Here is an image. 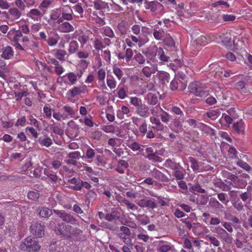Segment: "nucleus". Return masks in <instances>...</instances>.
Returning a JSON list of instances; mask_svg holds the SVG:
<instances>
[{"instance_id": "obj_1", "label": "nucleus", "mask_w": 252, "mask_h": 252, "mask_svg": "<svg viewBox=\"0 0 252 252\" xmlns=\"http://www.w3.org/2000/svg\"><path fill=\"white\" fill-rule=\"evenodd\" d=\"M189 92L197 96L206 97L209 94V91L205 85L199 82H192L189 86Z\"/></svg>"}, {"instance_id": "obj_2", "label": "nucleus", "mask_w": 252, "mask_h": 252, "mask_svg": "<svg viewBox=\"0 0 252 252\" xmlns=\"http://www.w3.org/2000/svg\"><path fill=\"white\" fill-rule=\"evenodd\" d=\"M30 33V29L26 24L21 25L18 30L15 29L10 30L7 33V37L11 41H17L21 40L23 33L27 34Z\"/></svg>"}, {"instance_id": "obj_3", "label": "nucleus", "mask_w": 252, "mask_h": 252, "mask_svg": "<svg viewBox=\"0 0 252 252\" xmlns=\"http://www.w3.org/2000/svg\"><path fill=\"white\" fill-rule=\"evenodd\" d=\"M21 250L29 252H38L41 246L37 241L31 236L27 237L20 246Z\"/></svg>"}, {"instance_id": "obj_4", "label": "nucleus", "mask_w": 252, "mask_h": 252, "mask_svg": "<svg viewBox=\"0 0 252 252\" xmlns=\"http://www.w3.org/2000/svg\"><path fill=\"white\" fill-rule=\"evenodd\" d=\"M220 37L223 44L226 47H231L234 41L233 39L234 35L231 33L229 30H225L220 35Z\"/></svg>"}, {"instance_id": "obj_5", "label": "nucleus", "mask_w": 252, "mask_h": 252, "mask_svg": "<svg viewBox=\"0 0 252 252\" xmlns=\"http://www.w3.org/2000/svg\"><path fill=\"white\" fill-rule=\"evenodd\" d=\"M87 92V86L85 85L73 87L68 91L66 95L69 98L77 97L80 94H84Z\"/></svg>"}, {"instance_id": "obj_6", "label": "nucleus", "mask_w": 252, "mask_h": 252, "mask_svg": "<svg viewBox=\"0 0 252 252\" xmlns=\"http://www.w3.org/2000/svg\"><path fill=\"white\" fill-rule=\"evenodd\" d=\"M44 225L38 223V221L34 222L30 227L31 233L36 237L40 238L44 235Z\"/></svg>"}, {"instance_id": "obj_7", "label": "nucleus", "mask_w": 252, "mask_h": 252, "mask_svg": "<svg viewBox=\"0 0 252 252\" xmlns=\"http://www.w3.org/2000/svg\"><path fill=\"white\" fill-rule=\"evenodd\" d=\"M69 221L61 222L55 228V231L58 235H67V233L71 232L72 227L69 225Z\"/></svg>"}, {"instance_id": "obj_8", "label": "nucleus", "mask_w": 252, "mask_h": 252, "mask_svg": "<svg viewBox=\"0 0 252 252\" xmlns=\"http://www.w3.org/2000/svg\"><path fill=\"white\" fill-rule=\"evenodd\" d=\"M91 34L92 33L90 32H84L82 30L76 31L74 33L75 37L80 43L81 47H83L89 41Z\"/></svg>"}, {"instance_id": "obj_9", "label": "nucleus", "mask_w": 252, "mask_h": 252, "mask_svg": "<svg viewBox=\"0 0 252 252\" xmlns=\"http://www.w3.org/2000/svg\"><path fill=\"white\" fill-rule=\"evenodd\" d=\"M67 237L74 241H84L86 237L82 230L77 228H72L71 232Z\"/></svg>"}, {"instance_id": "obj_10", "label": "nucleus", "mask_w": 252, "mask_h": 252, "mask_svg": "<svg viewBox=\"0 0 252 252\" xmlns=\"http://www.w3.org/2000/svg\"><path fill=\"white\" fill-rule=\"evenodd\" d=\"M144 4L146 9L150 10L153 12H155L158 10H162L163 9L162 4L157 0L149 1L145 0Z\"/></svg>"}, {"instance_id": "obj_11", "label": "nucleus", "mask_w": 252, "mask_h": 252, "mask_svg": "<svg viewBox=\"0 0 252 252\" xmlns=\"http://www.w3.org/2000/svg\"><path fill=\"white\" fill-rule=\"evenodd\" d=\"M137 204L140 207L154 209L157 207L155 199L153 198L142 199L138 201Z\"/></svg>"}, {"instance_id": "obj_12", "label": "nucleus", "mask_w": 252, "mask_h": 252, "mask_svg": "<svg viewBox=\"0 0 252 252\" xmlns=\"http://www.w3.org/2000/svg\"><path fill=\"white\" fill-rule=\"evenodd\" d=\"M147 63L149 65L144 66L142 69V72L145 76L149 78L152 74L155 73L158 71V64L156 63L152 64L149 60L147 61Z\"/></svg>"}, {"instance_id": "obj_13", "label": "nucleus", "mask_w": 252, "mask_h": 252, "mask_svg": "<svg viewBox=\"0 0 252 252\" xmlns=\"http://www.w3.org/2000/svg\"><path fill=\"white\" fill-rule=\"evenodd\" d=\"M159 47L155 45H150L143 53L150 60L155 59L157 56Z\"/></svg>"}, {"instance_id": "obj_14", "label": "nucleus", "mask_w": 252, "mask_h": 252, "mask_svg": "<svg viewBox=\"0 0 252 252\" xmlns=\"http://www.w3.org/2000/svg\"><path fill=\"white\" fill-rule=\"evenodd\" d=\"M14 55V52L12 47L7 45L3 47L1 49V54L0 57L5 60L12 59Z\"/></svg>"}, {"instance_id": "obj_15", "label": "nucleus", "mask_w": 252, "mask_h": 252, "mask_svg": "<svg viewBox=\"0 0 252 252\" xmlns=\"http://www.w3.org/2000/svg\"><path fill=\"white\" fill-rule=\"evenodd\" d=\"M230 7L229 4L225 0H220L213 3L212 7L216 8L219 12L226 11Z\"/></svg>"}, {"instance_id": "obj_16", "label": "nucleus", "mask_w": 252, "mask_h": 252, "mask_svg": "<svg viewBox=\"0 0 252 252\" xmlns=\"http://www.w3.org/2000/svg\"><path fill=\"white\" fill-rule=\"evenodd\" d=\"M62 78H63V83L69 86L74 85L77 81V79H76V76L75 75V73L73 72L66 73Z\"/></svg>"}, {"instance_id": "obj_17", "label": "nucleus", "mask_w": 252, "mask_h": 252, "mask_svg": "<svg viewBox=\"0 0 252 252\" xmlns=\"http://www.w3.org/2000/svg\"><path fill=\"white\" fill-rule=\"evenodd\" d=\"M58 31L62 33H69L73 32L75 28L73 25H72L68 21L63 22L61 23L58 28Z\"/></svg>"}, {"instance_id": "obj_18", "label": "nucleus", "mask_w": 252, "mask_h": 252, "mask_svg": "<svg viewBox=\"0 0 252 252\" xmlns=\"http://www.w3.org/2000/svg\"><path fill=\"white\" fill-rule=\"evenodd\" d=\"M21 38L26 49L33 50L38 47V43L36 41L30 40L29 37L27 35H23Z\"/></svg>"}, {"instance_id": "obj_19", "label": "nucleus", "mask_w": 252, "mask_h": 252, "mask_svg": "<svg viewBox=\"0 0 252 252\" xmlns=\"http://www.w3.org/2000/svg\"><path fill=\"white\" fill-rule=\"evenodd\" d=\"M43 14L44 13H42L39 9L34 8L30 10L27 13V16L34 21H38Z\"/></svg>"}, {"instance_id": "obj_20", "label": "nucleus", "mask_w": 252, "mask_h": 252, "mask_svg": "<svg viewBox=\"0 0 252 252\" xmlns=\"http://www.w3.org/2000/svg\"><path fill=\"white\" fill-rule=\"evenodd\" d=\"M151 175L154 178L159 181L167 182L168 180V178L163 173H162L161 171L157 168H154L153 170H152Z\"/></svg>"}, {"instance_id": "obj_21", "label": "nucleus", "mask_w": 252, "mask_h": 252, "mask_svg": "<svg viewBox=\"0 0 252 252\" xmlns=\"http://www.w3.org/2000/svg\"><path fill=\"white\" fill-rule=\"evenodd\" d=\"M62 109L64 111L63 113L68 117V119L69 118H73L77 112V110L73 109V108L69 105H63Z\"/></svg>"}, {"instance_id": "obj_22", "label": "nucleus", "mask_w": 252, "mask_h": 252, "mask_svg": "<svg viewBox=\"0 0 252 252\" xmlns=\"http://www.w3.org/2000/svg\"><path fill=\"white\" fill-rule=\"evenodd\" d=\"M54 57L61 62L66 60L67 53L63 49H55L53 51Z\"/></svg>"}, {"instance_id": "obj_23", "label": "nucleus", "mask_w": 252, "mask_h": 252, "mask_svg": "<svg viewBox=\"0 0 252 252\" xmlns=\"http://www.w3.org/2000/svg\"><path fill=\"white\" fill-rule=\"evenodd\" d=\"M136 113L143 118H146L148 116V110L147 106L142 103L136 108Z\"/></svg>"}, {"instance_id": "obj_24", "label": "nucleus", "mask_w": 252, "mask_h": 252, "mask_svg": "<svg viewBox=\"0 0 252 252\" xmlns=\"http://www.w3.org/2000/svg\"><path fill=\"white\" fill-rule=\"evenodd\" d=\"M235 131L238 134H244L245 132V124L242 120L234 123L233 125Z\"/></svg>"}, {"instance_id": "obj_25", "label": "nucleus", "mask_w": 252, "mask_h": 252, "mask_svg": "<svg viewBox=\"0 0 252 252\" xmlns=\"http://www.w3.org/2000/svg\"><path fill=\"white\" fill-rule=\"evenodd\" d=\"M67 182L74 185V186H70L68 188L70 189L74 190H80V182L81 180L79 178H76L75 177L72 178H68L67 179Z\"/></svg>"}, {"instance_id": "obj_26", "label": "nucleus", "mask_w": 252, "mask_h": 252, "mask_svg": "<svg viewBox=\"0 0 252 252\" xmlns=\"http://www.w3.org/2000/svg\"><path fill=\"white\" fill-rule=\"evenodd\" d=\"M8 13L12 20H18L22 15L21 11L17 7L9 8L8 10Z\"/></svg>"}, {"instance_id": "obj_27", "label": "nucleus", "mask_w": 252, "mask_h": 252, "mask_svg": "<svg viewBox=\"0 0 252 252\" xmlns=\"http://www.w3.org/2000/svg\"><path fill=\"white\" fill-rule=\"evenodd\" d=\"M145 153L146 154V157L150 160H154L158 161L159 158L158 156L157 155V152L154 151V149L152 147H148L145 149Z\"/></svg>"}, {"instance_id": "obj_28", "label": "nucleus", "mask_w": 252, "mask_h": 252, "mask_svg": "<svg viewBox=\"0 0 252 252\" xmlns=\"http://www.w3.org/2000/svg\"><path fill=\"white\" fill-rule=\"evenodd\" d=\"M117 29L121 34L125 35L127 34L128 32L129 28L128 23L126 21H122L118 24Z\"/></svg>"}, {"instance_id": "obj_29", "label": "nucleus", "mask_w": 252, "mask_h": 252, "mask_svg": "<svg viewBox=\"0 0 252 252\" xmlns=\"http://www.w3.org/2000/svg\"><path fill=\"white\" fill-rule=\"evenodd\" d=\"M147 103L149 105H155L158 102V96L157 94L153 93H149L147 94Z\"/></svg>"}, {"instance_id": "obj_30", "label": "nucleus", "mask_w": 252, "mask_h": 252, "mask_svg": "<svg viewBox=\"0 0 252 252\" xmlns=\"http://www.w3.org/2000/svg\"><path fill=\"white\" fill-rule=\"evenodd\" d=\"M37 142L41 146L46 147H49L53 144L52 139L47 136L44 138H42L41 137L39 138Z\"/></svg>"}, {"instance_id": "obj_31", "label": "nucleus", "mask_w": 252, "mask_h": 252, "mask_svg": "<svg viewBox=\"0 0 252 252\" xmlns=\"http://www.w3.org/2000/svg\"><path fill=\"white\" fill-rule=\"evenodd\" d=\"M52 214V211L48 208L42 207L40 208L39 215L41 218L48 219Z\"/></svg>"}, {"instance_id": "obj_32", "label": "nucleus", "mask_w": 252, "mask_h": 252, "mask_svg": "<svg viewBox=\"0 0 252 252\" xmlns=\"http://www.w3.org/2000/svg\"><path fill=\"white\" fill-rule=\"evenodd\" d=\"M54 213L58 217L62 219L63 220H75L72 218H70V216L64 211H60L59 210H54Z\"/></svg>"}, {"instance_id": "obj_33", "label": "nucleus", "mask_w": 252, "mask_h": 252, "mask_svg": "<svg viewBox=\"0 0 252 252\" xmlns=\"http://www.w3.org/2000/svg\"><path fill=\"white\" fill-rule=\"evenodd\" d=\"M129 113L130 110L127 106H122L121 109L117 111V116L120 119H123L124 115H127Z\"/></svg>"}, {"instance_id": "obj_34", "label": "nucleus", "mask_w": 252, "mask_h": 252, "mask_svg": "<svg viewBox=\"0 0 252 252\" xmlns=\"http://www.w3.org/2000/svg\"><path fill=\"white\" fill-rule=\"evenodd\" d=\"M79 48L78 42L75 40L71 41L68 46V51L70 54H72L76 52Z\"/></svg>"}, {"instance_id": "obj_35", "label": "nucleus", "mask_w": 252, "mask_h": 252, "mask_svg": "<svg viewBox=\"0 0 252 252\" xmlns=\"http://www.w3.org/2000/svg\"><path fill=\"white\" fill-rule=\"evenodd\" d=\"M112 70L113 73L116 76L117 78L119 80H120L124 75V73L123 70L121 68L116 65H114L113 67Z\"/></svg>"}, {"instance_id": "obj_36", "label": "nucleus", "mask_w": 252, "mask_h": 252, "mask_svg": "<svg viewBox=\"0 0 252 252\" xmlns=\"http://www.w3.org/2000/svg\"><path fill=\"white\" fill-rule=\"evenodd\" d=\"M106 83L110 89H115L117 86V81L113 76H108L106 78Z\"/></svg>"}, {"instance_id": "obj_37", "label": "nucleus", "mask_w": 252, "mask_h": 252, "mask_svg": "<svg viewBox=\"0 0 252 252\" xmlns=\"http://www.w3.org/2000/svg\"><path fill=\"white\" fill-rule=\"evenodd\" d=\"M221 17L222 20L225 22H229L234 21L236 17L233 14H222V15H219L217 17L218 20H220V17Z\"/></svg>"}, {"instance_id": "obj_38", "label": "nucleus", "mask_w": 252, "mask_h": 252, "mask_svg": "<svg viewBox=\"0 0 252 252\" xmlns=\"http://www.w3.org/2000/svg\"><path fill=\"white\" fill-rule=\"evenodd\" d=\"M59 40V36L58 34H56L55 36H49V37L47 39L46 42L49 46L53 47L56 46Z\"/></svg>"}, {"instance_id": "obj_39", "label": "nucleus", "mask_w": 252, "mask_h": 252, "mask_svg": "<svg viewBox=\"0 0 252 252\" xmlns=\"http://www.w3.org/2000/svg\"><path fill=\"white\" fill-rule=\"evenodd\" d=\"M44 174L52 182L56 183L58 180V176L56 173H52L48 169L44 170Z\"/></svg>"}, {"instance_id": "obj_40", "label": "nucleus", "mask_w": 252, "mask_h": 252, "mask_svg": "<svg viewBox=\"0 0 252 252\" xmlns=\"http://www.w3.org/2000/svg\"><path fill=\"white\" fill-rule=\"evenodd\" d=\"M153 35L157 40H161L164 37L165 32L163 29L158 30L155 29L153 32Z\"/></svg>"}, {"instance_id": "obj_41", "label": "nucleus", "mask_w": 252, "mask_h": 252, "mask_svg": "<svg viewBox=\"0 0 252 252\" xmlns=\"http://www.w3.org/2000/svg\"><path fill=\"white\" fill-rule=\"evenodd\" d=\"M94 6L96 10H100L108 6V3L101 0H95L94 2Z\"/></svg>"}, {"instance_id": "obj_42", "label": "nucleus", "mask_w": 252, "mask_h": 252, "mask_svg": "<svg viewBox=\"0 0 252 252\" xmlns=\"http://www.w3.org/2000/svg\"><path fill=\"white\" fill-rule=\"evenodd\" d=\"M98 215L99 218L101 220H102L104 218H105L107 220H116L115 215L112 214L107 213V214H105L102 212H99Z\"/></svg>"}, {"instance_id": "obj_43", "label": "nucleus", "mask_w": 252, "mask_h": 252, "mask_svg": "<svg viewBox=\"0 0 252 252\" xmlns=\"http://www.w3.org/2000/svg\"><path fill=\"white\" fill-rule=\"evenodd\" d=\"M62 16L59 20V23H63L64 20L66 21H71L73 19V13H61Z\"/></svg>"}, {"instance_id": "obj_44", "label": "nucleus", "mask_w": 252, "mask_h": 252, "mask_svg": "<svg viewBox=\"0 0 252 252\" xmlns=\"http://www.w3.org/2000/svg\"><path fill=\"white\" fill-rule=\"evenodd\" d=\"M166 167L170 168L172 170H176L179 167V164L173 161L170 159H167L164 163Z\"/></svg>"}, {"instance_id": "obj_45", "label": "nucleus", "mask_w": 252, "mask_h": 252, "mask_svg": "<svg viewBox=\"0 0 252 252\" xmlns=\"http://www.w3.org/2000/svg\"><path fill=\"white\" fill-rule=\"evenodd\" d=\"M157 56L158 59L162 62H167L169 60V57L165 55L164 52L161 47H159Z\"/></svg>"}, {"instance_id": "obj_46", "label": "nucleus", "mask_w": 252, "mask_h": 252, "mask_svg": "<svg viewBox=\"0 0 252 252\" xmlns=\"http://www.w3.org/2000/svg\"><path fill=\"white\" fill-rule=\"evenodd\" d=\"M124 49L126 62L128 63L131 60L133 56V52L131 48H126V46L124 47Z\"/></svg>"}, {"instance_id": "obj_47", "label": "nucleus", "mask_w": 252, "mask_h": 252, "mask_svg": "<svg viewBox=\"0 0 252 252\" xmlns=\"http://www.w3.org/2000/svg\"><path fill=\"white\" fill-rule=\"evenodd\" d=\"M134 59L139 64H143L146 60L144 55L140 53H137L135 54Z\"/></svg>"}, {"instance_id": "obj_48", "label": "nucleus", "mask_w": 252, "mask_h": 252, "mask_svg": "<svg viewBox=\"0 0 252 252\" xmlns=\"http://www.w3.org/2000/svg\"><path fill=\"white\" fill-rule=\"evenodd\" d=\"M94 47L96 51H99L105 47L103 42L99 38H95L94 41Z\"/></svg>"}, {"instance_id": "obj_49", "label": "nucleus", "mask_w": 252, "mask_h": 252, "mask_svg": "<svg viewBox=\"0 0 252 252\" xmlns=\"http://www.w3.org/2000/svg\"><path fill=\"white\" fill-rule=\"evenodd\" d=\"M103 34L111 38L115 37V34L113 31L110 27L108 26L103 28Z\"/></svg>"}, {"instance_id": "obj_50", "label": "nucleus", "mask_w": 252, "mask_h": 252, "mask_svg": "<svg viewBox=\"0 0 252 252\" xmlns=\"http://www.w3.org/2000/svg\"><path fill=\"white\" fill-rule=\"evenodd\" d=\"M126 145L134 152L140 150L141 148L140 144L137 142H128Z\"/></svg>"}, {"instance_id": "obj_51", "label": "nucleus", "mask_w": 252, "mask_h": 252, "mask_svg": "<svg viewBox=\"0 0 252 252\" xmlns=\"http://www.w3.org/2000/svg\"><path fill=\"white\" fill-rule=\"evenodd\" d=\"M53 117L58 121H62L68 119V117L65 114L61 113L60 112H54L53 114Z\"/></svg>"}, {"instance_id": "obj_52", "label": "nucleus", "mask_w": 252, "mask_h": 252, "mask_svg": "<svg viewBox=\"0 0 252 252\" xmlns=\"http://www.w3.org/2000/svg\"><path fill=\"white\" fill-rule=\"evenodd\" d=\"M102 57L104 61L109 63L111 62V52L109 50L107 49L102 52Z\"/></svg>"}, {"instance_id": "obj_53", "label": "nucleus", "mask_w": 252, "mask_h": 252, "mask_svg": "<svg viewBox=\"0 0 252 252\" xmlns=\"http://www.w3.org/2000/svg\"><path fill=\"white\" fill-rule=\"evenodd\" d=\"M232 206L237 211L240 212L244 209L243 203L239 199H237L235 201L232 202Z\"/></svg>"}, {"instance_id": "obj_54", "label": "nucleus", "mask_w": 252, "mask_h": 252, "mask_svg": "<svg viewBox=\"0 0 252 252\" xmlns=\"http://www.w3.org/2000/svg\"><path fill=\"white\" fill-rule=\"evenodd\" d=\"M39 197V193L38 191H30L28 193V197L29 199L36 201L38 200Z\"/></svg>"}, {"instance_id": "obj_55", "label": "nucleus", "mask_w": 252, "mask_h": 252, "mask_svg": "<svg viewBox=\"0 0 252 252\" xmlns=\"http://www.w3.org/2000/svg\"><path fill=\"white\" fill-rule=\"evenodd\" d=\"M220 113L219 110H211L206 113V115L212 120L216 119Z\"/></svg>"}, {"instance_id": "obj_56", "label": "nucleus", "mask_w": 252, "mask_h": 252, "mask_svg": "<svg viewBox=\"0 0 252 252\" xmlns=\"http://www.w3.org/2000/svg\"><path fill=\"white\" fill-rule=\"evenodd\" d=\"M73 8L75 11L79 14V16H77V17H83L84 10L81 6V3H77L73 7Z\"/></svg>"}, {"instance_id": "obj_57", "label": "nucleus", "mask_w": 252, "mask_h": 252, "mask_svg": "<svg viewBox=\"0 0 252 252\" xmlns=\"http://www.w3.org/2000/svg\"><path fill=\"white\" fill-rule=\"evenodd\" d=\"M130 103L135 107V109L142 103L140 98L137 97H130Z\"/></svg>"}, {"instance_id": "obj_58", "label": "nucleus", "mask_w": 252, "mask_h": 252, "mask_svg": "<svg viewBox=\"0 0 252 252\" xmlns=\"http://www.w3.org/2000/svg\"><path fill=\"white\" fill-rule=\"evenodd\" d=\"M44 117L50 119L52 117V108L50 106L45 105L43 109Z\"/></svg>"}, {"instance_id": "obj_59", "label": "nucleus", "mask_w": 252, "mask_h": 252, "mask_svg": "<svg viewBox=\"0 0 252 252\" xmlns=\"http://www.w3.org/2000/svg\"><path fill=\"white\" fill-rule=\"evenodd\" d=\"M28 94V92L25 90L21 92H15L14 95L16 101H18L20 100L23 96H27Z\"/></svg>"}, {"instance_id": "obj_60", "label": "nucleus", "mask_w": 252, "mask_h": 252, "mask_svg": "<svg viewBox=\"0 0 252 252\" xmlns=\"http://www.w3.org/2000/svg\"><path fill=\"white\" fill-rule=\"evenodd\" d=\"M190 190L192 191L197 192L201 193H205V189H202L200 185L198 183H196L192 185L190 188Z\"/></svg>"}, {"instance_id": "obj_61", "label": "nucleus", "mask_w": 252, "mask_h": 252, "mask_svg": "<svg viewBox=\"0 0 252 252\" xmlns=\"http://www.w3.org/2000/svg\"><path fill=\"white\" fill-rule=\"evenodd\" d=\"M240 192V191L239 190H229L228 192V195L230 198V199L231 200L232 202L238 199L237 198L238 195H239Z\"/></svg>"}, {"instance_id": "obj_62", "label": "nucleus", "mask_w": 252, "mask_h": 252, "mask_svg": "<svg viewBox=\"0 0 252 252\" xmlns=\"http://www.w3.org/2000/svg\"><path fill=\"white\" fill-rule=\"evenodd\" d=\"M152 128L155 130L158 131H164L167 127L166 126H164L161 122H159L157 124L154 125L152 126Z\"/></svg>"}, {"instance_id": "obj_63", "label": "nucleus", "mask_w": 252, "mask_h": 252, "mask_svg": "<svg viewBox=\"0 0 252 252\" xmlns=\"http://www.w3.org/2000/svg\"><path fill=\"white\" fill-rule=\"evenodd\" d=\"M180 80L178 78L175 77L170 82V88L172 91L177 90L178 88V85Z\"/></svg>"}, {"instance_id": "obj_64", "label": "nucleus", "mask_w": 252, "mask_h": 252, "mask_svg": "<svg viewBox=\"0 0 252 252\" xmlns=\"http://www.w3.org/2000/svg\"><path fill=\"white\" fill-rule=\"evenodd\" d=\"M162 113L160 114L159 117L162 122L167 124L169 122V115L162 109H161Z\"/></svg>"}]
</instances>
